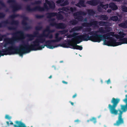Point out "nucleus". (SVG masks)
Wrapping results in <instances>:
<instances>
[{
  "label": "nucleus",
  "instance_id": "f257e3e1",
  "mask_svg": "<svg viewBox=\"0 0 127 127\" xmlns=\"http://www.w3.org/2000/svg\"><path fill=\"white\" fill-rule=\"evenodd\" d=\"M54 31L53 30H51L49 26H47L46 29L44 30L42 34H40L39 36V38L36 39L33 41L32 44L30 45L28 42H27L29 49L30 50L36 51L41 50L44 48L45 46H46L48 48L53 49L58 46L57 44L54 45H50V42L48 41L50 40H46L45 38H43L45 37L50 39H52L53 38V35L50 33L53 32Z\"/></svg>",
  "mask_w": 127,
  "mask_h": 127
},
{
  "label": "nucleus",
  "instance_id": "f03ea898",
  "mask_svg": "<svg viewBox=\"0 0 127 127\" xmlns=\"http://www.w3.org/2000/svg\"><path fill=\"white\" fill-rule=\"evenodd\" d=\"M1 51V56L7 55L19 54L22 57L24 54L30 52V50L28 48L27 42H24L19 48L12 44L6 48L2 49Z\"/></svg>",
  "mask_w": 127,
  "mask_h": 127
},
{
  "label": "nucleus",
  "instance_id": "7ed1b4c3",
  "mask_svg": "<svg viewBox=\"0 0 127 127\" xmlns=\"http://www.w3.org/2000/svg\"><path fill=\"white\" fill-rule=\"evenodd\" d=\"M55 7V4L53 1H50L48 0H45V2L43 4V7H41L39 5L31 8L30 5H28L26 6V9L29 12L36 11H43L46 10H48L49 8L53 9Z\"/></svg>",
  "mask_w": 127,
  "mask_h": 127
},
{
  "label": "nucleus",
  "instance_id": "20e7f679",
  "mask_svg": "<svg viewBox=\"0 0 127 127\" xmlns=\"http://www.w3.org/2000/svg\"><path fill=\"white\" fill-rule=\"evenodd\" d=\"M11 35L13 36L12 38H6L4 39V41L5 42L4 44L5 47L8 44H12L14 41H18L25 37L24 32L21 31H16L12 33Z\"/></svg>",
  "mask_w": 127,
  "mask_h": 127
},
{
  "label": "nucleus",
  "instance_id": "39448f33",
  "mask_svg": "<svg viewBox=\"0 0 127 127\" xmlns=\"http://www.w3.org/2000/svg\"><path fill=\"white\" fill-rule=\"evenodd\" d=\"M20 15L18 14H14L10 16L9 17L12 20L10 23L8 20L2 21L0 23V27H1L2 26H5L7 24H10L12 25H15L9 27H8V29L10 30H15L17 29V26L19 25V22L17 20H14V19L16 17H19Z\"/></svg>",
  "mask_w": 127,
  "mask_h": 127
},
{
  "label": "nucleus",
  "instance_id": "423d86ee",
  "mask_svg": "<svg viewBox=\"0 0 127 127\" xmlns=\"http://www.w3.org/2000/svg\"><path fill=\"white\" fill-rule=\"evenodd\" d=\"M105 39L103 42L104 45L108 46H116L123 44H127V38L125 37L119 40L120 41L116 42V40L113 37H108Z\"/></svg>",
  "mask_w": 127,
  "mask_h": 127
},
{
  "label": "nucleus",
  "instance_id": "0eeeda50",
  "mask_svg": "<svg viewBox=\"0 0 127 127\" xmlns=\"http://www.w3.org/2000/svg\"><path fill=\"white\" fill-rule=\"evenodd\" d=\"M125 100V98L123 100V101L126 103V104L121 105V110H118L119 112L118 114V119L116 123L114 124V126H119L124 123V121L122 118V115L123 112H125L127 111V102H126Z\"/></svg>",
  "mask_w": 127,
  "mask_h": 127
},
{
  "label": "nucleus",
  "instance_id": "6e6552de",
  "mask_svg": "<svg viewBox=\"0 0 127 127\" xmlns=\"http://www.w3.org/2000/svg\"><path fill=\"white\" fill-rule=\"evenodd\" d=\"M106 22L104 21H98L92 19L90 23L84 22L82 23V25L84 27H92L94 28H98L99 26H105Z\"/></svg>",
  "mask_w": 127,
  "mask_h": 127
},
{
  "label": "nucleus",
  "instance_id": "1a4fd4ad",
  "mask_svg": "<svg viewBox=\"0 0 127 127\" xmlns=\"http://www.w3.org/2000/svg\"><path fill=\"white\" fill-rule=\"evenodd\" d=\"M120 101V99L119 98H115L113 97L111 100V103L112 105L109 104L108 108L109 109L110 113L112 114L117 115L118 114V110L116 109L118 103Z\"/></svg>",
  "mask_w": 127,
  "mask_h": 127
},
{
  "label": "nucleus",
  "instance_id": "9d476101",
  "mask_svg": "<svg viewBox=\"0 0 127 127\" xmlns=\"http://www.w3.org/2000/svg\"><path fill=\"white\" fill-rule=\"evenodd\" d=\"M99 32L98 31H93L89 32V34L91 35V41L95 42H99L101 40H104V35L98 34L97 33Z\"/></svg>",
  "mask_w": 127,
  "mask_h": 127
},
{
  "label": "nucleus",
  "instance_id": "9b49d317",
  "mask_svg": "<svg viewBox=\"0 0 127 127\" xmlns=\"http://www.w3.org/2000/svg\"><path fill=\"white\" fill-rule=\"evenodd\" d=\"M20 17L23 19L22 21V24L23 26V28L25 31H28L32 29V27L30 26H28V23L26 21L29 20L28 18L26 17L25 15H21Z\"/></svg>",
  "mask_w": 127,
  "mask_h": 127
},
{
  "label": "nucleus",
  "instance_id": "f8f14e48",
  "mask_svg": "<svg viewBox=\"0 0 127 127\" xmlns=\"http://www.w3.org/2000/svg\"><path fill=\"white\" fill-rule=\"evenodd\" d=\"M46 15L47 16V17L48 19H50L52 17L56 16L58 20H61L64 19V17L63 15L60 13H58L55 12H49L46 14Z\"/></svg>",
  "mask_w": 127,
  "mask_h": 127
},
{
  "label": "nucleus",
  "instance_id": "ddd939ff",
  "mask_svg": "<svg viewBox=\"0 0 127 127\" xmlns=\"http://www.w3.org/2000/svg\"><path fill=\"white\" fill-rule=\"evenodd\" d=\"M71 41L72 42V44L70 45H71V48L74 49L79 50H81L82 49L83 47L81 46H79L77 45L80 43L82 41L81 40H77L76 41L74 40V39H71Z\"/></svg>",
  "mask_w": 127,
  "mask_h": 127
},
{
  "label": "nucleus",
  "instance_id": "4468645a",
  "mask_svg": "<svg viewBox=\"0 0 127 127\" xmlns=\"http://www.w3.org/2000/svg\"><path fill=\"white\" fill-rule=\"evenodd\" d=\"M87 14L86 12L82 11L76 12L73 14V16L76 17L75 18L77 19L79 21H82L83 19V17L80 15H86Z\"/></svg>",
  "mask_w": 127,
  "mask_h": 127
},
{
  "label": "nucleus",
  "instance_id": "2eb2a0df",
  "mask_svg": "<svg viewBox=\"0 0 127 127\" xmlns=\"http://www.w3.org/2000/svg\"><path fill=\"white\" fill-rule=\"evenodd\" d=\"M89 32L87 33H84L83 34L81 35L77 36L76 38L77 40H79L88 41L89 40L91 41V36H89Z\"/></svg>",
  "mask_w": 127,
  "mask_h": 127
},
{
  "label": "nucleus",
  "instance_id": "dca6fc26",
  "mask_svg": "<svg viewBox=\"0 0 127 127\" xmlns=\"http://www.w3.org/2000/svg\"><path fill=\"white\" fill-rule=\"evenodd\" d=\"M7 2L9 3H12L11 5V7L13 12L19 10L22 8V6L21 5L14 4L15 3V0H8Z\"/></svg>",
  "mask_w": 127,
  "mask_h": 127
},
{
  "label": "nucleus",
  "instance_id": "f3484780",
  "mask_svg": "<svg viewBox=\"0 0 127 127\" xmlns=\"http://www.w3.org/2000/svg\"><path fill=\"white\" fill-rule=\"evenodd\" d=\"M104 29H105V30H104L103 27H100L98 29L99 32L102 34H104L108 33L112 31V28L110 27L106 26Z\"/></svg>",
  "mask_w": 127,
  "mask_h": 127
},
{
  "label": "nucleus",
  "instance_id": "a211bd4d",
  "mask_svg": "<svg viewBox=\"0 0 127 127\" xmlns=\"http://www.w3.org/2000/svg\"><path fill=\"white\" fill-rule=\"evenodd\" d=\"M10 124L13 125L14 127H26L25 124L21 121H16L15 123L16 124H14L12 121H10Z\"/></svg>",
  "mask_w": 127,
  "mask_h": 127
},
{
  "label": "nucleus",
  "instance_id": "6ab92c4d",
  "mask_svg": "<svg viewBox=\"0 0 127 127\" xmlns=\"http://www.w3.org/2000/svg\"><path fill=\"white\" fill-rule=\"evenodd\" d=\"M99 2L98 0H92L87 1L86 3L92 6H96L99 3Z\"/></svg>",
  "mask_w": 127,
  "mask_h": 127
},
{
  "label": "nucleus",
  "instance_id": "aec40b11",
  "mask_svg": "<svg viewBox=\"0 0 127 127\" xmlns=\"http://www.w3.org/2000/svg\"><path fill=\"white\" fill-rule=\"evenodd\" d=\"M85 1L84 0H79V2L75 5L79 8L81 6L85 7L86 5L85 4Z\"/></svg>",
  "mask_w": 127,
  "mask_h": 127
},
{
  "label": "nucleus",
  "instance_id": "412c9836",
  "mask_svg": "<svg viewBox=\"0 0 127 127\" xmlns=\"http://www.w3.org/2000/svg\"><path fill=\"white\" fill-rule=\"evenodd\" d=\"M66 24L63 23H57L56 29H64L66 27Z\"/></svg>",
  "mask_w": 127,
  "mask_h": 127
},
{
  "label": "nucleus",
  "instance_id": "4be33fe9",
  "mask_svg": "<svg viewBox=\"0 0 127 127\" xmlns=\"http://www.w3.org/2000/svg\"><path fill=\"white\" fill-rule=\"evenodd\" d=\"M79 33L76 32H74L72 34H69L68 35V34H66L65 35L67 36V37L68 38H70L72 37H73L74 39V40H77V39L76 38V37L78 35Z\"/></svg>",
  "mask_w": 127,
  "mask_h": 127
},
{
  "label": "nucleus",
  "instance_id": "5701e85b",
  "mask_svg": "<svg viewBox=\"0 0 127 127\" xmlns=\"http://www.w3.org/2000/svg\"><path fill=\"white\" fill-rule=\"evenodd\" d=\"M71 40H69L67 41V43H63L62 45V46L64 48H71V45H70L72 44V43L71 42Z\"/></svg>",
  "mask_w": 127,
  "mask_h": 127
},
{
  "label": "nucleus",
  "instance_id": "b1692460",
  "mask_svg": "<svg viewBox=\"0 0 127 127\" xmlns=\"http://www.w3.org/2000/svg\"><path fill=\"white\" fill-rule=\"evenodd\" d=\"M63 38H64L62 37H58L55 40H50V41H48L49 42H50V45H52V44H54V43L60 41Z\"/></svg>",
  "mask_w": 127,
  "mask_h": 127
},
{
  "label": "nucleus",
  "instance_id": "393cba45",
  "mask_svg": "<svg viewBox=\"0 0 127 127\" xmlns=\"http://www.w3.org/2000/svg\"><path fill=\"white\" fill-rule=\"evenodd\" d=\"M109 7L113 10H116L118 9L117 6L113 2H111L109 4Z\"/></svg>",
  "mask_w": 127,
  "mask_h": 127
},
{
  "label": "nucleus",
  "instance_id": "a878e982",
  "mask_svg": "<svg viewBox=\"0 0 127 127\" xmlns=\"http://www.w3.org/2000/svg\"><path fill=\"white\" fill-rule=\"evenodd\" d=\"M82 27L81 26L75 27L71 29V30L69 32L71 33L75 31H80L82 29Z\"/></svg>",
  "mask_w": 127,
  "mask_h": 127
},
{
  "label": "nucleus",
  "instance_id": "bb28decb",
  "mask_svg": "<svg viewBox=\"0 0 127 127\" xmlns=\"http://www.w3.org/2000/svg\"><path fill=\"white\" fill-rule=\"evenodd\" d=\"M99 19L100 20L102 21H106L108 19V17L106 15H101L98 16Z\"/></svg>",
  "mask_w": 127,
  "mask_h": 127
},
{
  "label": "nucleus",
  "instance_id": "cd10ccee",
  "mask_svg": "<svg viewBox=\"0 0 127 127\" xmlns=\"http://www.w3.org/2000/svg\"><path fill=\"white\" fill-rule=\"evenodd\" d=\"M105 39H107L108 37H111L110 36H111L113 37L115 36V32H109L104 35Z\"/></svg>",
  "mask_w": 127,
  "mask_h": 127
},
{
  "label": "nucleus",
  "instance_id": "c85d7f7f",
  "mask_svg": "<svg viewBox=\"0 0 127 127\" xmlns=\"http://www.w3.org/2000/svg\"><path fill=\"white\" fill-rule=\"evenodd\" d=\"M87 13L88 15L90 16H93L95 14V11L92 9H87Z\"/></svg>",
  "mask_w": 127,
  "mask_h": 127
},
{
  "label": "nucleus",
  "instance_id": "c756f323",
  "mask_svg": "<svg viewBox=\"0 0 127 127\" xmlns=\"http://www.w3.org/2000/svg\"><path fill=\"white\" fill-rule=\"evenodd\" d=\"M119 35H117L116 37L117 38L120 39L124 38V36L126 35L125 33L123 32H120L119 33Z\"/></svg>",
  "mask_w": 127,
  "mask_h": 127
},
{
  "label": "nucleus",
  "instance_id": "7c9ffc66",
  "mask_svg": "<svg viewBox=\"0 0 127 127\" xmlns=\"http://www.w3.org/2000/svg\"><path fill=\"white\" fill-rule=\"evenodd\" d=\"M55 19L54 18L51 19L50 21H51L52 22L50 23V25L52 26L55 27L56 28L57 23L56 22H54Z\"/></svg>",
  "mask_w": 127,
  "mask_h": 127
},
{
  "label": "nucleus",
  "instance_id": "2f4dec72",
  "mask_svg": "<svg viewBox=\"0 0 127 127\" xmlns=\"http://www.w3.org/2000/svg\"><path fill=\"white\" fill-rule=\"evenodd\" d=\"M119 26L123 29H126L127 28V25L126 22H123L119 24Z\"/></svg>",
  "mask_w": 127,
  "mask_h": 127
},
{
  "label": "nucleus",
  "instance_id": "473e14b6",
  "mask_svg": "<svg viewBox=\"0 0 127 127\" xmlns=\"http://www.w3.org/2000/svg\"><path fill=\"white\" fill-rule=\"evenodd\" d=\"M103 3V2H101L100 3L99 5L102 8H103L105 10H106V9L108 8L109 6V5L108 4H106L105 5H104L102 3Z\"/></svg>",
  "mask_w": 127,
  "mask_h": 127
},
{
  "label": "nucleus",
  "instance_id": "72a5a7b5",
  "mask_svg": "<svg viewBox=\"0 0 127 127\" xmlns=\"http://www.w3.org/2000/svg\"><path fill=\"white\" fill-rule=\"evenodd\" d=\"M78 21L75 19H73L72 20L70 21L69 22V25H75L77 24Z\"/></svg>",
  "mask_w": 127,
  "mask_h": 127
},
{
  "label": "nucleus",
  "instance_id": "f704fd0d",
  "mask_svg": "<svg viewBox=\"0 0 127 127\" xmlns=\"http://www.w3.org/2000/svg\"><path fill=\"white\" fill-rule=\"evenodd\" d=\"M26 36L29 38L30 40H33L34 38L33 35L31 34H27L26 35Z\"/></svg>",
  "mask_w": 127,
  "mask_h": 127
},
{
  "label": "nucleus",
  "instance_id": "c9c22d12",
  "mask_svg": "<svg viewBox=\"0 0 127 127\" xmlns=\"http://www.w3.org/2000/svg\"><path fill=\"white\" fill-rule=\"evenodd\" d=\"M69 6H67L66 7H63L61 9V10L66 12H68L69 11Z\"/></svg>",
  "mask_w": 127,
  "mask_h": 127
},
{
  "label": "nucleus",
  "instance_id": "e433bc0d",
  "mask_svg": "<svg viewBox=\"0 0 127 127\" xmlns=\"http://www.w3.org/2000/svg\"><path fill=\"white\" fill-rule=\"evenodd\" d=\"M110 19L111 20L115 21H117L118 20V18L117 16H112L111 17Z\"/></svg>",
  "mask_w": 127,
  "mask_h": 127
},
{
  "label": "nucleus",
  "instance_id": "4c0bfd02",
  "mask_svg": "<svg viewBox=\"0 0 127 127\" xmlns=\"http://www.w3.org/2000/svg\"><path fill=\"white\" fill-rule=\"evenodd\" d=\"M88 27L85 28L83 30L84 32H91L92 30V28H90V27Z\"/></svg>",
  "mask_w": 127,
  "mask_h": 127
},
{
  "label": "nucleus",
  "instance_id": "58836bf2",
  "mask_svg": "<svg viewBox=\"0 0 127 127\" xmlns=\"http://www.w3.org/2000/svg\"><path fill=\"white\" fill-rule=\"evenodd\" d=\"M69 4V2L68 0H66L64 2L61 4L60 5L61 6H64L66 5H68Z\"/></svg>",
  "mask_w": 127,
  "mask_h": 127
},
{
  "label": "nucleus",
  "instance_id": "ea45409f",
  "mask_svg": "<svg viewBox=\"0 0 127 127\" xmlns=\"http://www.w3.org/2000/svg\"><path fill=\"white\" fill-rule=\"evenodd\" d=\"M42 3V1L41 0H38L37 1H35L34 3H32V5L35 4H40Z\"/></svg>",
  "mask_w": 127,
  "mask_h": 127
},
{
  "label": "nucleus",
  "instance_id": "a19ab883",
  "mask_svg": "<svg viewBox=\"0 0 127 127\" xmlns=\"http://www.w3.org/2000/svg\"><path fill=\"white\" fill-rule=\"evenodd\" d=\"M43 29L42 26H37L35 27V29L36 31H38L41 30Z\"/></svg>",
  "mask_w": 127,
  "mask_h": 127
},
{
  "label": "nucleus",
  "instance_id": "79ce46f5",
  "mask_svg": "<svg viewBox=\"0 0 127 127\" xmlns=\"http://www.w3.org/2000/svg\"><path fill=\"white\" fill-rule=\"evenodd\" d=\"M69 10L72 12H74L76 10V7H70Z\"/></svg>",
  "mask_w": 127,
  "mask_h": 127
},
{
  "label": "nucleus",
  "instance_id": "37998d69",
  "mask_svg": "<svg viewBox=\"0 0 127 127\" xmlns=\"http://www.w3.org/2000/svg\"><path fill=\"white\" fill-rule=\"evenodd\" d=\"M33 36L34 37H37V36L39 34L38 31H36L35 32H34L33 34Z\"/></svg>",
  "mask_w": 127,
  "mask_h": 127
},
{
  "label": "nucleus",
  "instance_id": "c03bdc74",
  "mask_svg": "<svg viewBox=\"0 0 127 127\" xmlns=\"http://www.w3.org/2000/svg\"><path fill=\"white\" fill-rule=\"evenodd\" d=\"M44 17V15H35L36 18L38 19L42 18Z\"/></svg>",
  "mask_w": 127,
  "mask_h": 127
},
{
  "label": "nucleus",
  "instance_id": "a18cd8bd",
  "mask_svg": "<svg viewBox=\"0 0 127 127\" xmlns=\"http://www.w3.org/2000/svg\"><path fill=\"white\" fill-rule=\"evenodd\" d=\"M122 10L123 11L127 12V7L125 6H123L122 7Z\"/></svg>",
  "mask_w": 127,
  "mask_h": 127
},
{
  "label": "nucleus",
  "instance_id": "49530a36",
  "mask_svg": "<svg viewBox=\"0 0 127 127\" xmlns=\"http://www.w3.org/2000/svg\"><path fill=\"white\" fill-rule=\"evenodd\" d=\"M68 32L67 30H64L60 31V33L62 34H65Z\"/></svg>",
  "mask_w": 127,
  "mask_h": 127
},
{
  "label": "nucleus",
  "instance_id": "de8ad7c7",
  "mask_svg": "<svg viewBox=\"0 0 127 127\" xmlns=\"http://www.w3.org/2000/svg\"><path fill=\"white\" fill-rule=\"evenodd\" d=\"M91 121L94 124H95L96 122V118L94 117H92L91 118Z\"/></svg>",
  "mask_w": 127,
  "mask_h": 127
},
{
  "label": "nucleus",
  "instance_id": "09e8293b",
  "mask_svg": "<svg viewBox=\"0 0 127 127\" xmlns=\"http://www.w3.org/2000/svg\"><path fill=\"white\" fill-rule=\"evenodd\" d=\"M5 14L2 12H0V18H4L5 16Z\"/></svg>",
  "mask_w": 127,
  "mask_h": 127
},
{
  "label": "nucleus",
  "instance_id": "8fccbe9b",
  "mask_svg": "<svg viewBox=\"0 0 127 127\" xmlns=\"http://www.w3.org/2000/svg\"><path fill=\"white\" fill-rule=\"evenodd\" d=\"M0 4L2 7H5L6 5L5 3L2 1L0 0Z\"/></svg>",
  "mask_w": 127,
  "mask_h": 127
},
{
  "label": "nucleus",
  "instance_id": "3c124183",
  "mask_svg": "<svg viewBox=\"0 0 127 127\" xmlns=\"http://www.w3.org/2000/svg\"><path fill=\"white\" fill-rule=\"evenodd\" d=\"M64 0H58L56 1V3L57 4H61L64 1Z\"/></svg>",
  "mask_w": 127,
  "mask_h": 127
},
{
  "label": "nucleus",
  "instance_id": "603ef678",
  "mask_svg": "<svg viewBox=\"0 0 127 127\" xmlns=\"http://www.w3.org/2000/svg\"><path fill=\"white\" fill-rule=\"evenodd\" d=\"M106 22V26L109 27V26H111L112 25V24L111 23L107 22Z\"/></svg>",
  "mask_w": 127,
  "mask_h": 127
},
{
  "label": "nucleus",
  "instance_id": "864d4df0",
  "mask_svg": "<svg viewBox=\"0 0 127 127\" xmlns=\"http://www.w3.org/2000/svg\"><path fill=\"white\" fill-rule=\"evenodd\" d=\"M5 36V35H1L0 34V41H2L4 37Z\"/></svg>",
  "mask_w": 127,
  "mask_h": 127
},
{
  "label": "nucleus",
  "instance_id": "5fc2aeb1",
  "mask_svg": "<svg viewBox=\"0 0 127 127\" xmlns=\"http://www.w3.org/2000/svg\"><path fill=\"white\" fill-rule=\"evenodd\" d=\"M100 7L99 5L97 6V10L99 12L102 11V9Z\"/></svg>",
  "mask_w": 127,
  "mask_h": 127
},
{
  "label": "nucleus",
  "instance_id": "6e6d98bb",
  "mask_svg": "<svg viewBox=\"0 0 127 127\" xmlns=\"http://www.w3.org/2000/svg\"><path fill=\"white\" fill-rule=\"evenodd\" d=\"M5 118V119H7L9 120H10L11 119V117L9 116L8 115H6Z\"/></svg>",
  "mask_w": 127,
  "mask_h": 127
},
{
  "label": "nucleus",
  "instance_id": "4d7b16f0",
  "mask_svg": "<svg viewBox=\"0 0 127 127\" xmlns=\"http://www.w3.org/2000/svg\"><path fill=\"white\" fill-rule=\"evenodd\" d=\"M59 34L58 33L55 34V38L56 39L59 37Z\"/></svg>",
  "mask_w": 127,
  "mask_h": 127
},
{
  "label": "nucleus",
  "instance_id": "13d9d810",
  "mask_svg": "<svg viewBox=\"0 0 127 127\" xmlns=\"http://www.w3.org/2000/svg\"><path fill=\"white\" fill-rule=\"evenodd\" d=\"M106 82L107 84H109L111 83L110 79H109L108 80L106 81Z\"/></svg>",
  "mask_w": 127,
  "mask_h": 127
},
{
  "label": "nucleus",
  "instance_id": "bf43d9fd",
  "mask_svg": "<svg viewBox=\"0 0 127 127\" xmlns=\"http://www.w3.org/2000/svg\"><path fill=\"white\" fill-rule=\"evenodd\" d=\"M80 122V120H79L78 119H77V120H75L74 121V122H76V123H79Z\"/></svg>",
  "mask_w": 127,
  "mask_h": 127
},
{
  "label": "nucleus",
  "instance_id": "052dcab7",
  "mask_svg": "<svg viewBox=\"0 0 127 127\" xmlns=\"http://www.w3.org/2000/svg\"><path fill=\"white\" fill-rule=\"evenodd\" d=\"M83 21L84 22H87V18H85L84 19H83V20L82 21Z\"/></svg>",
  "mask_w": 127,
  "mask_h": 127
},
{
  "label": "nucleus",
  "instance_id": "680f3d73",
  "mask_svg": "<svg viewBox=\"0 0 127 127\" xmlns=\"http://www.w3.org/2000/svg\"><path fill=\"white\" fill-rule=\"evenodd\" d=\"M114 1H116V2H120L122 0H112Z\"/></svg>",
  "mask_w": 127,
  "mask_h": 127
},
{
  "label": "nucleus",
  "instance_id": "e2e57ef3",
  "mask_svg": "<svg viewBox=\"0 0 127 127\" xmlns=\"http://www.w3.org/2000/svg\"><path fill=\"white\" fill-rule=\"evenodd\" d=\"M125 101L126 102H127V95H125Z\"/></svg>",
  "mask_w": 127,
  "mask_h": 127
},
{
  "label": "nucleus",
  "instance_id": "0e129e2a",
  "mask_svg": "<svg viewBox=\"0 0 127 127\" xmlns=\"http://www.w3.org/2000/svg\"><path fill=\"white\" fill-rule=\"evenodd\" d=\"M111 9H108L107 10V12L108 13H110L111 12Z\"/></svg>",
  "mask_w": 127,
  "mask_h": 127
},
{
  "label": "nucleus",
  "instance_id": "69168bd1",
  "mask_svg": "<svg viewBox=\"0 0 127 127\" xmlns=\"http://www.w3.org/2000/svg\"><path fill=\"white\" fill-rule=\"evenodd\" d=\"M77 94H75L74 95H73L72 96V98H74L75 97L77 96Z\"/></svg>",
  "mask_w": 127,
  "mask_h": 127
},
{
  "label": "nucleus",
  "instance_id": "338daca9",
  "mask_svg": "<svg viewBox=\"0 0 127 127\" xmlns=\"http://www.w3.org/2000/svg\"><path fill=\"white\" fill-rule=\"evenodd\" d=\"M62 82L64 84H67V82L65 81H62Z\"/></svg>",
  "mask_w": 127,
  "mask_h": 127
},
{
  "label": "nucleus",
  "instance_id": "774afa93",
  "mask_svg": "<svg viewBox=\"0 0 127 127\" xmlns=\"http://www.w3.org/2000/svg\"><path fill=\"white\" fill-rule=\"evenodd\" d=\"M60 11L59 12H58V13H64V12L63 11Z\"/></svg>",
  "mask_w": 127,
  "mask_h": 127
}]
</instances>
